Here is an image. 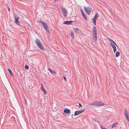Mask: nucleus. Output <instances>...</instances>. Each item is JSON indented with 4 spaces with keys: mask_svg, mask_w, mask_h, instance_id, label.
Masks as SVG:
<instances>
[{
    "mask_svg": "<svg viewBox=\"0 0 129 129\" xmlns=\"http://www.w3.org/2000/svg\"><path fill=\"white\" fill-rule=\"evenodd\" d=\"M85 110L84 109L82 110H79L78 111H76L75 112L74 114V116H76L78 115L80 113L83 112Z\"/></svg>",
    "mask_w": 129,
    "mask_h": 129,
    "instance_id": "obj_5",
    "label": "nucleus"
},
{
    "mask_svg": "<svg viewBox=\"0 0 129 129\" xmlns=\"http://www.w3.org/2000/svg\"><path fill=\"white\" fill-rule=\"evenodd\" d=\"M88 105L91 106H92L93 105H96V101H95L94 102H92V103H89V104H88Z\"/></svg>",
    "mask_w": 129,
    "mask_h": 129,
    "instance_id": "obj_14",
    "label": "nucleus"
},
{
    "mask_svg": "<svg viewBox=\"0 0 129 129\" xmlns=\"http://www.w3.org/2000/svg\"><path fill=\"white\" fill-rule=\"evenodd\" d=\"M84 8L87 14L88 15L90 14L91 11L90 8L88 7H87L85 6H84Z\"/></svg>",
    "mask_w": 129,
    "mask_h": 129,
    "instance_id": "obj_3",
    "label": "nucleus"
},
{
    "mask_svg": "<svg viewBox=\"0 0 129 129\" xmlns=\"http://www.w3.org/2000/svg\"><path fill=\"white\" fill-rule=\"evenodd\" d=\"M63 78L64 80L66 81L67 80L66 78L65 77H63Z\"/></svg>",
    "mask_w": 129,
    "mask_h": 129,
    "instance_id": "obj_33",
    "label": "nucleus"
},
{
    "mask_svg": "<svg viewBox=\"0 0 129 129\" xmlns=\"http://www.w3.org/2000/svg\"><path fill=\"white\" fill-rule=\"evenodd\" d=\"M70 110L69 109L65 108L64 110V112L65 113H69L70 112Z\"/></svg>",
    "mask_w": 129,
    "mask_h": 129,
    "instance_id": "obj_11",
    "label": "nucleus"
},
{
    "mask_svg": "<svg viewBox=\"0 0 129 129\" xmlns=\"http://www.w3.org/2000/svg\"><path fill=\"white\" fill-rule=\"evenodd\" d=\"M117 123H114L113 124L112 126V128H113L114 127L116 126V125H117Z\"/></svg>",
    "mask_w": 129,
    "mask_h": 129,
    "instance_id": "obj_24",
    "label": "nucleus"
},
{
    "mask_svg": "<svg viewBox=\"0 0 129 129\" xmlns=\"http://www.w3.org/2000/svg\"><path fill=\"white\" fill-rule=\"evenodd\" d=\"M74 31L76 32L79 33H80L79 30V29L77 28H74Z\"/></svg>",
    "mask_w": 129,
    "mask_h": 129,
    "instance_id": "obj_15",
    "label": "nucleus"
},
{
    "mask_svg": "<svg viewBox=\"0 0 129 129\" xmlns=\"http://www.w3.org/2000/svg\"><path fill=\"white\" fill-rule=\"evenodd\" d=\"M81 13L82 14L84 17V18L86 20H87V18L84 14V13L83 12V11L82 10H81Z\"/></svg>",
    "mask_w": 129,
    "mask_h": 129,
    "instance_id": "obj_12",
    "label": "nucleus"
},
{
    "mask_svg": "<svg viewBox=\"0 0 129 129\" xmlns=\"http://www.w3.org/2000/svg\"><path fill=\"white\" fill-rule=\"evenodd\" d=\"M36 43L38 46L41 50H43L44 49V48L40 41L38 39H36L35 41Z\"/></svg>",
    "mask_w": 129,
    "mask_h": 129,
    "instance_id": "obj_1",
    "label": "nucleus"
},
{
    "mask_svg": "<svg viewBox=\"0 0 129 129\" xmlns=\"http://www.w3.org/2000/svg\"><path fill=\"white\" fill-rule=\"evenodd\" d=\"M109 44L113 48L114 52V53H115L116 50V48L115 45L114 44L112 43H110Z\"/></svg>",
    "mask_w": 129,
    "mask_h": 129,
    "instance_id": "obj_7",
    "label": "nucleus"
},
{
    "mask_svg": "<svg viewBox=\"0 0 129 129\" xmlns=\"http://www.w3.org/2000/svg\"><path fill=\"white\" fill-rule=\"evenodd\" d=\"M38 22L39 23H40L41 24H42V25L43 24V23H45V22H43V21L42 20L38 21Z\"/></svg>",
    "mask_w": 129,
    "mask_h": 129,
    "instance_id": "obj_25",
    "label": "nucleus"
},
{
    "mask_svg": "<svg viewBox=\"0 0 129 129\" xmlns=\"http://www.w3.org/2000/svg\"><path fill=\"white\" fill-rule=\"evenodd\" d=\"M96 105L98 106H101L104 105V104L102 102L100 101H96Z\"/></svg>",
    "mask_w": 129,
    "mask_h": 129,
    "instance_id": "obj_8",
    "label": "nucleus"
},
{
    "mask_svg": "<svg viewBox=\"0 0 129 129\" xmlns=\"http://www.w3.org/2000/svg\"><path fill=\"white\" fill-rule=\"evenodd\" d=\"M71 35L72 39H73L74 38V34L72 31H71Z\"/></svg>",
    "mask_w": 129,
    "mask_h": 129,
    "instance_id": "obj_19",
    "label": "nucleus"
},
{
    "mask_svg": "<svg viewBox=\"0 0 129 129\" xmlns=\"http://www.w3.org/2000/svg\"><path fill=\"white\" fill-rule=\"evenodd\" d=\"M108 40H109L110 41L113 43L115 44L117 46V45L116 43L114 41L112 40L109 38H108Z\"/></svg>",
    "mask_w": 129,
    "mask_h": 129,
    "instance_id": "obj_17",
    "label": "nucleus"
},
{
    "mask_svg": "<svg viewBox=\"0 0 129 129\" xmlns=\"http://www.w3.org/2000/svg\"><path fill=\"white\" fill-rule=\"evenodd\" d=\"M8 11H10V8L9 7H8Z\"/></svg>",
    "mask_w": 129,
    "mask_h": 129,
    "instance_id": "obj_35",
    "label": "nucleus"
},
{
    "mask_svg": "<svg viewBox=\"0 0 129 129\" xmlns=\"http://www.w3.org/2000/svg\"><path fill=\"white\" fill-rule=\"evenodd\" d=\"M94 36H96V37H97V32L94 33Z\"/></svg>",
    "mask_w": 129,
    "mask_h": 129,
    "instance_id": "obj_32",
    "label": "nucleus"
},
{
    "mask_svg": "<svg viewBox=\"0 0 129 129\" xmlns=\"http://www.w3.org/2000/svg\"><path fill=\"white\" fill-rule=\"evenodd\" d=\"M48 70L50 71V72L52 74H53L54 73H55L54 72V71H53V70H52L51 69L49 68H48Z\"/></svg>",
    "mask_w": 129,
    "mask_h": 129,
    "instance_id": "obj_18",
    "label": "nucleus"
},
{
    "mask_svg": "<svg viewBox=\"0 0 129 129\" xmlns=\"http://www.w3.org/2000/svg\"><path fill=\"white\" fill-rule=\"evenodd\" d=\"M14 17H15V19L14 22H17V21H18V20L19 19V17L18 16H15Z\"/></svg>",
    "mask_w": 129,
    "mask_h": 129,
    "instance_id": "obj_16",
    "label": "nucleus"
},
{
    "mask_svg": "<svg viewBox=\"0 0 129 129\" xmlns=\"http://www.w3.org/2000/svg\"><path fill=\"white\" fill-rule=\"evenodd\" d=\"M8 71L10 73V74L11 76H12L14 74L13 73L12 71L9 69H8Z\"/></svg>",
    "mask_w": 129,
    "mask_h": 129,
    "instance_id": "obj_13",
    "label": "nucleus"
},
{
    "mask_svg": "<svg viewBox=\"0 0 129 129\" xmlns=\"http://www.w3.org/2000/svg\"><path fill=\"white\" fill-rule=\"evenodd\" d=\"M45 29L47 31V32L49 33V31L48 30V26L46 23L45 22L44 23H43L42 25Z\"/></svg>",
    "mask_w": 129,
    "mask_h": 129,
    "instance_id": "obj_4",
    "label": "nucleus"
},
{
    "mask_svg": "<svg viewBox=\"0 0 129 129\" xmlns=\"http://www.w3.org/2000/svg\"><path fill=\"white\" fill-rule=\"evenodd\" d=\"M60 9L61 11L63 13V15L64 16L66 17L67 16V14L68 13L67 11L64 8H63L62 6L60 7Z\"/></svg>",
    "mask_w": 129,
    "mask_h": 129,
    "instance_id": "obj_2",
    "label": "nucleus"
},
{
    "mask_svg": "<svg viewBox=\"0 0 129 129\" xmlns=\"http://www.w3.org/2000/svg\"><path fill=\"white\" fill-rule=\"evenodd\" d=\"M93 39L94 41V42H96L97 40V37H96V36H93Z\"/></svg>",
    "mask_w": 129,
    "mask_h": 129,
    "instance_id": "obj_23",
    "label": "nucleus"
},
{
    "mask_svg": "<svg viewBox=\"0 0 129 129\" xmlns=\"http://www.w3.org/2000/svg\"><path fill=\"white\" fill-rule=\"evenodd\" d=\"M119 55H120V53L119 52V51H117V52H116V54H115L116 57H118V56H119Z\"/></svg>",
    "mask_w": 129,
    "mask_h": 129,
    "instance_id": "obj_20",
    "label": "nucleus"
},
{
    "mask_svg": "<svg viewBox=\"0 0 129 129\" xmlns=\"http://www.w3.org/2000/svg\"><path fill=\"white\" fill-rule=\"evenodd\" d=\"M25 68L26 69H28L29 68V67L27 65H25Z\"/></svg>",
    "mask_w": 129,
    "mask_h": 129,
    "instance_id": "obj_27",
    "label": "nucleus"
},
{
    "mask_svg": "<svg viewBox=\"0 0 129 129\" xmlns=\"http://www.w3.org/2000/svg\"><path fill=\"white\" fill-rule=\"evenodd\" d=\"M96 18H98L99 17V15L97 12H96L95 13V15L94 16Z\"/></svg>",
    "mask_w": 129,
    "mask_h": 129,
    "instance_id": "obj_21",
    "label": "nucleus"
},
{
    "mask_svg": "<svg viewBox=\"0 0 129 129\" xmlns=\"http://www.w3.org/2000/svg\"><path fill=\"white\" fill-rule=\"evenodd\" d=\"M41 86L42 89L43 90V91L44 93L45 94H47V92L46 90L44 89V88L43 85L42 84H41Z\"/></svg>",
    "mask_w": 129,
    "mask_h": 129,
    "instance_id": "obj_10",
    "label": "nucleus"
},
{
    "mask_svg": "<svg viewBox=\"0 0 129 129\" xmlns=\"http://www.w3.org/2000/svg\"><path fill=\"white\" fill-rule=\"evenodd\" d=\"M15 23L17 24H18V25H20V22L19 21H17V22H15Z\"/></svg>",
    "mask_w": 129,
    "mask_h": 129,
    "instance_id": "obj_26",
    "label": "nucleus"
},
{
    "mask_svg": "<svg viewBox=\"0 0 129 129\" xmlns=\"http://www.w3.org/2000/svg\"><path fill=\"white\" fill-rule=\"evenodd\" d=\"M128 113L127 111L125 109L124 110V115L128 121L129 122V117L128 116Z\"/></svg>",
    "mask_w": 129,
    "mask_h": 129,
    "instance_id": "obj_6",
    "label": "nucleus"
},
{
    "mask_svg": "<svg viewBox=\"0 0 129 129\" xmlns=\"http://www.w3.org/2000/svg\"><path fill=\"white\" fill-rule=\"evenodd\" d=\"M79 107H82V105L80 103H79Z\"/></svg>",
    "mask_w": 129,
    "mask_h": 129,
    "instance_id": "obj_30",
    "label": "nucleus"
},
{
    "mask_svg": "<svg viewBox=\"0 0 129 129\" xmlns=\"http://www.w3.org/2000/svg\"><path fill=\"white\" fill-rule=\"evenodd\" d=\"M56 0H55V1Z\"/></svg>",
    "mask_w": 129,
    "mask_h": 129,
    "instance_id": "obj_36",
    "label": "nucleus"
},
{
    "mask_svg": "<svg viewBox=\"0 0 129 129\" xmlns=\"http://www.w3.org/2000/svg\"><path fill=\"white\" fill-rule=\"evenodd\" d=\"M72 22H73V21H66L64 22L63 23L64 24H72Z\"/></svg>",
    "mask_w": 129,
    "mask_h": 129,
    "instance_id": "obj_9",
    "label": "nucleus"
},
{
    "mask_svg": "<svg viewBox=\"0 0 129 129\" xmlns=\"http://www.w3.org/2000/svg\"><path fill=\"white\" fill-rule=\"evenodd\" d=\"M101 127L102 129H106V128L105 127H104V126H102V125L101 126Z\"/></svg>",
    "mask_w": 129,
    "mask_h": 129,
    "instance_id": "obj_29",
    "label": "nucleus"
},
{
    "mask_svg": "<svg viewBox=\"0 0 129 129\" xmlns=\"http://www.w3.org/2000/svg\"><path fill=\"white\" fill-rule=\"evenodd\" d=\"M93 31L94 33H95L97 32L96 28L95 27H93Z\"/></svg>",
    "mask_w": 129,
    "mask_h": 129,
    "instance_id": "obj_22",
    "label": "nucleus"
},
{
    "mask_svg": "<svg viewBox=\"0 0 129 129\" xmlns=\"http://www.w3.org/2000/svg\"><path fill=\"white\" fill-rule=\"evenodd\" d=\"M24 99V100H25V104L27 105V102H26V100H25V98Z\"/></svg>",
    "mask_w": 129,
    "mask_h": 129,
    "instance_id": "obj_34",
    "label": "nucleus"
},
{
    "mask_svg": "<svg viewBox=\"0 0 129 129\" xmlns=\"http://www.w3.org/2000/svg\"><path fill=\"white\" fill-rule=\"evenodd\" d=\"M93 21V23L94 25H96V21L95 20H92Z\"/></svg>",
    "mask_w": 129,
    "mask_h": 129,
    "instance_id": "obj_28",
    "label": "nucleus"
},
{
    "mask_svg": "<svg viewBox=\"0 0 129 129\" xmlns=\"http://www.w3.org/2000/svg\"><path fill=\"white\" fill-rule=\"evenodd\" d=\"M97 19L96 18V17H94L92 19V20H95Z\"/></svg>",
    "mask_w": 129,
    "mask_h": 129,
    "instance_id": "obj_31",
    "label": "nucleus"
}]
</instances>
